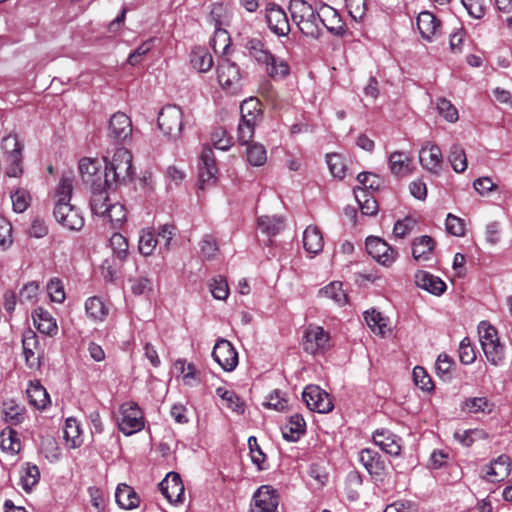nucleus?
<instances>
[{
	"mask_svg": "<svg viewBox=\"0 0 512 512\" xmlns=\"http://www.w3.org/2000/svg\"><path fill=\"white\" fill-rule=\"evenodd\" d=\"M245 47L249 57L262 66L271 79L277 81L289 76L290 66L288 62L274 55L262 40L252 38L247 41Z\"/></svg>",
	"mask_w": 512,
	"mask_h": 512,
	"instance_id": "nucleus-1",
	"label": "nucleus"
},
{
	"mask_svg": "<svg viewBox=\"0 0 512 512\" xmlns=\"http://www.w3.org/2000/svg\"><path fill=\"white\" fill-rule=\"evenodd\" d=\"M288 8L293 22L304 36L313 39L321 36L319 5L313 6L305 0H290Z\"/></svg>",
	"mask_w": 512,
	"mask_h": 512,
	"instance_id": "nucleus-2",
	"label": "nucleus"
},
{
	"mask_svg": "<svg viewBox=\"0 0 512 512\" xmlns=\"http://www.w3.org/2000/svg\"><path fill=\"white\" fill-rule=\"evenodd\" d=\"M132 154L125 148H118L112 159L106 164L104 173V185L126 183L132 179Z\"/></svg>",
	"mask_w": 512,
	"mask_h": 512,
	"instance_id": "nucleus-3",
	"label": "nucleus"
},
{
	"mask_svg": "<svg viewBox=\"0 0 512 512\" xmlns=\"http://www.w3.org/2000/svg\"><path fill=\"white\" fill-rule=\"evenodd\" d=\"M241 120L237 129V140L241 145H247L254 136L255 127L262 120L260 102L255 98L244 100L240 105Z\"/></svg>",
	"mask_w": 512,
	"mask_h": 512,
	"instance_id": "nucleus-4",
	"label": "nucleus"
},
{
	"mask_svg": "<svg viewBox=\"0 0 512 512\" xmlns=\"http://www.w3.org/2000/svg\"><path fill=\"white\" fill-rule=\"evenodd\" d=\"M478 332L487 361L493 366H501L505 360V346L500 342L496 328L482 321L478 326Z\"/></svg>",
	"mask_w": 512,
	"mask_h": 512,
	"instance_id": "nucleus-5",
	"label": "nucleus"
},
{
	"mask_svg": "<svg viewBox=\"0 0 512 512\" xmlns=\"http://www.w3.org/2000/svg\"><path fill=\"white\" fill-rule=\"evenodd\" d=\"M230 19L229 11L222 3H213L208 16L209 22L214 27V37L211 45L216 53H226L229 48V35L223 26L228 25Z\"/></svg>",
	"mask_w": 512,
	"mask_h": 512,
	"instance_id": "nucleus-6",
	"label": "nucleus"
},
{
	"mask_svg": "<svg viewBox=\"0 0 512 512\" xmlns=\"http://www.w3.org/2000/svg\"><path fill=\"white\" fill-rule=\"evenodd\" d=\"M158 126L163 134L172 140L181 136L183 128V113L176 105H167L158 115Z\"/></svg>",
	"mask_w": 512,
	"mask_h": 512,
	"instance_id": "nucleus-7",
	"label": "nucleus"
},
{
	"mask_svg": "<svg viewBox=\"0 0 512 512\" xmlns=\"http://www.w3.org/2000/svg\"><path fill=\"white\" fill-rule=\"evenodd\" d=\"M120 414L121 417L118 422V427L125 435H132L143 429V413L136 403L127 402L122 404Z\"/></svg>",
	"mask_w": 512,
	"mask_h": 512,
	"instance_id": "nucleus-8",
	"label": "nucleus"
},
{
	"mask_svg": "<svg viewBox=\"0 0 512 512\" xmlns=\"http://www.w3.org/2000/svg\"><path fill=\"white\" fill-rule=\"evenodd\" d=\"M303 348L307 353L320 354L331 347L330 334L321 326L310 324L303 335Z\"/></svg>",
	"mask_w": 512,
	"mask_h": 512,
	"instance_id": "nucleus-9",
	"label": "nucleus"
},
{
	"mask_svg": "<svg viewBox=\"0 0 512 512\" xmlns=\"http://www.w3.org/2000/svg\"><path fill=\"white\" fill-rule=\"evenodd\" d=\"M264 17L269 30L278 37H286L291 27L284 9L274 2L267 3Z\"/></svg>",
	"mask_w": 512,
	"mask_h": 512,
	"instance_id": "nucleus-10",
	"label": "nucleus"
},
{
	"mask_svg": "<svg viewBox=\"0 0 512 512\" xmlns=\"http://www.w3.org/2000/svg\"><path fill=\"white\" fill-rule=\"evenodd\" d=\"M217 79L223 89L236 93L242 79L239 66L227 58H222L217 65Z\"/></svg>",
	"mask_w": 512,
	"mask_h": 512,
	"instance_id": "nucleus-11",
	"label": "nucleus"
},
{
	"mask_svg": "<svg viewBox=\"0 0 512 512\" xmlns=\"http://www.w3.org/2000/svg\"><path fill=\"white\" fill-rule=\"evenodd\" d=\"M279 495L269 486H260L253 494L250 512H278Z\"/></svg>",
	"mask_w": 512,
	"mask_h": 512,
	"instance_id": "nucleus-12",
	"label": "nucleus"
},
{
	"mask_svg": "<svg viewBox=\"0 0 512 512\" xmlns=\"http://www.w3.org/2000/svg\"><path fill=\"white\" fill-rule=\"evenodd\" d=\"M302 399L311 411L328 413L334 405L327 392L317 385H308L302 392Z\"/></svg>",
	"mask_w": 512,
	"mask_h": 512,
	"instance_id": "nucleus-13",
	"label": "nucleus"
},
{
	"mask_svg": "<svg viewBox=\"0 0 512 512\" xmlns=\"http://www.w3.org/2000/svg\"><path fill=\"white\" fill-rule=\"evenodd\" d=\"M365 245L369 255L383 266H391L398 257V251L378 237H368Z\"/></svg>",
	"mask_w": 512,
	"mask_h": 512,
	"instance_id": "nucleus-14",
	"label": "nucleus"
},
{
	"mask_svg": "<svg viewBox=\"0 0 512 512\" xmlns=\"http://www.w3.org/2000/svg\"><path fill=\"white\" fill-rule=\"evenodd\" d=\"M214 361L227 372L233 371L238 365V353L232 343L226 339L217 340L212 350Z\"/></svg>",
	"mask_w": 512,
	"mask_h": 512,
	"instance_id": "nucleus-15",
	"label": "nucleus"
},
{
	"mask_svg": "<svg viewBox=\"0 0 512 512\" xmlns=\"http://www.w3.org/2000/svg\"><path fill=\"white\" fill-rule=\"evenodd\" d=\"M53 214L57 222L70 230H80L84 225L83 217L70 203H55Z\"/></svg>",
	"mask_w": 512,
	"mask_h": 512,
	"instance_id": "nucleus-16",
	"label": "nucleus"
},
{
	"mask_svg": "<svg viewBox=\"0 0 512 512\" xmlns=\"http://www.w3.org/2000/svg\"><path fill=\"white\" fill-rule=\"evenodd\" d=\"M159 488L163 496L171 504H179L183 502L184 485L178 473L169 472L159 483Z\"/></svg>",
	"mask_w": 512,
	"mask_h": 512,
	"instance_id": "nucleus-17",
	"label": "nucleus"
},
{
	"mask_svg": "<svg viewBox=\"0 0 512 512\" xmlns=\"http://www.w3.org/2000/svg\"><path fill=\"white\" fill-rule=\"evenodd\" d=\"M108 136L117 143H123L131 137L132 122L123 112L114 113L109 121Z\"/></svg>",
	"mask_w": 512,
	"mask_h": 512,
	"instance_id": "nucleus-18",
	"label": "nucleus"
},
{
	"mask_svg": "<svg viewBox=\"0 0 512 512\" xmlns=\"http://www.w3.org/2000/svg\"><path fill=\"white\" fill-rule=\"evenodd\" d=\"M419 162L427 171L438 174L442 168L443 156L438 145L426 142L419 151Z\"/></svg>",
	"mask_w": 512,
	"mask_h": 512,
	"instance_id": "nucleus-19",
	"label": "nucleus"
},
{
	"mask_svg": "<svg viewBox=\"0 0 512 512\" xmlns=\"http://www.w3.org/2000/svg\"><path fill=\"white\" fill-rule=\"evenodd\" d=\"M319 19L321 34L323 33L324 28L334 35H341L344 33V23L340 14L330 5L324 3L319 4Z\"/></svg>",
	"mask_w": 512,
	"mask_h": 512,
	"instance_id": "nucleus-20",
	"label": "nucleus"
},
{
	"mask_svg": "<svg viewBox=\"0 0 512 512\" xmlns=\"http://www.w3.org/2000/svg\"><path fill=\"white\" fill-rule=\"evenodd\" d=\"M23 354L26 364L30 367H36L40 364L42 349L40 347L36 333L31 329H26L22 335Z\"/></svg>",
	"mask_w": 512,
	"mask_h": 512,
	"instance_id": "nucleus-21",
	"label": "nucleus"
},
{
	"mask_svg": "<svg viewBox=\"0 0 512 512\" xmlns=\"http://www.w3.org/2000/svg\"><path fill=\"white\" fill-rule=\"evenodd\" d=\"M416 24L422 38L429 42L441 35V22L429 11L420 12Z\"/></svg>",
	"mask_w": 512,
	"mask_h": 512,
	"instance_id": "nucleus-22",
	"label": "nucleus"
},
{
	"mask_svg": "<svg viewBox=\"0 0 512 512\" xmlns=\"http://www.w3.org/2000/svg\"><path fill=\"white\" fill-rule=\"evenodd\" d=\"M200 159L201 165L199 168V181L201 183V188H204L205 185H211L215 183L218 169L216 166L214 153L211 148H204Z\"/></svg>",
	"mask_w": 512,
	"mask_h": 512,
	"instance_id": "nucleus-23",
	"label": "nucleus"
},
{
	"mask_svg": "<svg viewBox=\"0 0 512 512\" xmlns=\"http://www.w3.org/2000/svg\"><path fill=\"white\" fill-rule=\"evenodd\" d=\"M373 442L380 447L382 451L391 455L398 456L401 452V438L389 430H376L373 434Z\"/></svg>",
	"mask_w": 512,
	"mask_h": 512,
	"instance_id": "nucleus-24",
	"label": "nucleus"
},
{
	"mask_svg": "<svg viewBox=\"0 0 512 512\" xmlns=\"http://www.w3.org/2000/svg\"><path fill=\"white\" fill-rule=\"evenodd\" d=\"M388 167L396 177H406L413 172L412 158L404 151H394L389 154Z\"/></svg>",
	"mask_w": 512,
	"mask_h": 512,
	"instance_id": "nucleus-25",
	"label": "nucleus"
},
{
	"mask_svg": "<svg viewBox=\"0 0 512 512\" xmlns=\"http://www.w3.org/2000/svg\"><path fill=\"white\" fill-rule=\"evenodd\" d=\"M417 287L436 296L442 295L446 290V284L439 277L426 271H418L415 274Z\"/></svg>",
	"mask_w": 512,
	"mask_h": 512,
	"instance_id": "nucleus-26",
	"label": "nucleus"
},
{
	"mask_svg": "<svg viewBox=\"0 0 512 512\" xmlns=\"http://www.w3.org/2000/svg\"><path fill=\"white\" fill-rule=\"evenodd\" d=\"M510 474V458L500 455L486 467L484 478L490 482H500Z\"/></svg>",
	"mask_w": 512,
	"mask_h": 512,
	"instance_id": "nucleus-27",
	"label": "nucleus"
},
{
	"mask_svg": "<svg viewBox=\"0 0 512 512\" xmlns=\"http://www.w3.org/2000/svg\"><path fill=\"white\" fill-rule=\"evenodd\" d=\"M359 461L370 475L380 476L385 469V463L373 449L364 448L359 452Z\"/></svg>",
	"mask_w": 512,
	"mask_h": 512,
	"instance_id": "nucleus-28",
	"label": "nucleus"
},
{
	"mask_svg": "<svg viewBox=\"0 0 512 512\" xmlns=\"http://www.w3.org/2000/svg\"><path fill=\"white\" fill-rule=\"evenodd\" d=\"M33 322L38 331L48 336H54L58 332L56 320L43 308H37L32 314Z\"/></svg>",
	"mask_w": 512,
	"mask_h": 512,
	"instance_id": "nucleus-29",
	"label": "nucleus"
},
{
	"mask_svg": "<svg viewBox=\"0 0 512 512\" xmlns=\"http://www.w3.org/2000/svg\"><path fill=\"white\" fill-rule=\"evenodd\" d=\"M115 498L117 504L126 510H131L139 506L140 498L135 490L127 484H119L116 488Z\"/></svg>",
	"mask_w": 512,
	"mask_h": 512,
	"instance_id": "nucleus-30",
	"label": "nucleus"
},
{
	"mask_svg": "<svg viewBox=\"0 0 512 512\" xmlns=\"http://www.w3.org/2000/svg\"><path fill=\"white\" fill-rule=\"evenodd\" d=\"M303 246L310 254H318L324 246L323 236L317 226L309 225L303 233Z\"/></svg>",
	"mask_w": 512,
	"mask_h": 512,
	"instance_id": "nucleus-31",
	"label": "nucleus"
},
{
	"mask_svg": "<svg viewBox=\"0 0 512 512\" xmlns=\"http://www.w3.org/2000/svg\"><path fill=\"white\" fill-rule=\"evenodd\" d=\"M110 202L107 191L102 187L101 182L97 186L92 187V195L90 199L91 210L95 215L104 216Z\"/></svg>",
	"mask_w": 512,
	"mask_h": 512,
	"instance_id": "nucleus-32",
	"label": "nucleus"
},
{
	"mask_svg": "<svg viewBox=\"0 0 512 512\" xmlns=\"http://www.w3.org/2000/svg\"><path fill=\"white\" fill-rule=\"evenodd\" d=\"M79 171L84 182L91 183L92 187L99 184L98 181L101 180L100 164L96 159H81L79 162Z\"/></svg>",
	"mask_w": 512,
	"mask_h": 512,
	"instance_id": "nucleus-33",
	"label": "nucleus"
},
{
	"mask_svg": "<svg viewBox=\"0 0 512 512\" xmlns=\"http://www.w3.org/2000/svg\"><path fill=\"white\" fill-rule=\"evenodd\" d=\"M190 63L200 73L209 71L213 66V58L207 48L194 47L190 53Z\"/></svg>",
	"mask_w": 512,
	"mask_h": 512,
	"instance_id": "nucleus-34",
	"label": "nucleus"
},
{
	"mask_svg": "<svg viewBox=\"0 0 512 512\" xmlns=\"http://www.w3.org/2000/svg\"><path fill=\"white\" fill-rule=\"evenodd\" d=\"M306 422L299 414L290 416L282 427V435L289 441H297L305 433Z\"/></svg>",
	"mask_w": 512,
	"mask_h": 512,
	"instance_id": "nucleus-35",
	"label": "nucleus"
},
{
	"mask_svg": "<svg viewBox=\"0 0 512 512\" xmlns=\"http://www.w3.org/2000/svg\"><path fill=\"white\" fill-rule=\"evenodd\" d=\"M87 316L94 322H103L109 314V308L104 301L96 296L89 297L85 302Z\"/></svg>",
	"mask_w": 512,
	"mask_h": 512,
	"instance_id": "nucleus-36",
	"label": "nucleus"
},
{
	"mask_svg": "<svg viewBox=\"0 0 512 512\" xmlns=\"http://www.w3.org/2000/svg\"><path fill=\"white\" fill-rule=\"evenodd\" d=\"M26 394L30 404L37 409H44L50 403L46 389L39 382H30Z\"/></svg>",
	"mask_w": 512,
	"mask_h": 512,
	"instance_id": "nucleus-37",
	"label": "nucleus"
},
{
	"mask_svg": "<svg viewBox=\"0 0 512 512\" xmlns=\"http://www.w3.org/2000/svg\"><path fill=\"white\" fill-rule=\"evenodd\" d=\"M354 194L362 214L367 216H374L377 214L378 204L371 194V191H368L365 188H355Z\"/></svg>",
	"mask_w": 512,
	"mask_h": 512,
	"instance_id": "nucleus-38",
	"label": "nucleus"
},
{
	"mask_svg": "<svg viewBox=\"0 0 512 512\" xmlns=\"http://www.w3.org/2000/svg\"><path fill=\"white\" fill-rule=\"evenodd\" d=\"M82 431L80 424L74 418H67L64 427V439L69 448H78L82 445Z\"/></svg>",
	"mask_w": 512,
	"mask_h": 512,
	"instance_id": "nucleus-39",
	"label": "nucleus"
},
{
	"mask_svg": "<svg viewBox=\"0 0 512 512\" xmlns=\"http://www.w3.org/2000/svg\"><path fill=\"white\" fill-rule=\"evenodd\" d=\"M493 407V403H491L486 397L466 398L461 404V410L470 414H489L492 412Z\"/></svg>",
	"mask_w": 512,
	"mask_h": 512,
	"instance_id": "nucleus-40",
	"label": "nucleus"
},
{
	"mask_svg": "<svg viewBox=\"0 0 512 512\" xmlns=\"http://www.w3.org/2000/svg\"><path fill=\"white\" fill-rule=\"evenodd\" d=\"M2 413L4 414L5 421L12 425L20 424L25 419L24 407L12 399L3 402Z\"/></svg>",
	"mask_w": 512,
	"mask_h": 512,
	"instance_id": "nucleus-41",
	"label": "nucleus"
},
{
	"mask_svg": "<svg viewBox=\"0 0 512 512\" xmlns=\"http://www.w3.org/2000/svg\"><path fill=\"white\" fill-rule=\"evenodd\" d=\"M434 245V240L430 236L424 235L416 238L412 245L413 257L418 261L428 260L434 249Z\"/></svg>",
	"mask_w": 512,
	"mask_h": 512,
	"instance_id": "nucleus-42",
	"label": "nucleus"
},
{
	"mask_svg": "<svg viewBox=\"0 0 512 512\" xmlns=\"http://www.w3.org/2000/svg\"><path fill=\"white\" fill-rule=\"evenodd\" d=\"M258 229L262 234L275 236L284 228V220L280 216H260Z\"/></svg>",
	"mask_w": 512,
	"mask_h": 512,
	"instance_id": "nucleus-43",
	"label": "nucleus"
},
{
	"mask_svg": "<svg viewBox=\"0 0 512 512\" xmlns=\"http://www.w3.org/2000/svg\"><path fill=\"white\" fill-rule=\"evenodd\" d=\"M322 297L329 298L338 306H343L347 303V294L343 290V285L339 281H334L319 290Z\"/></svg>",
	"mask_w": 512,
	"mask_h": 512,
	"instance_id": "nucleus-44",
	"label": "nucleus"
},
{
	"mask_svg": "<svg viewBox=\"0 0 512 512\" xmlns=\"http://www.w3.org/2000/svg\"><path fill=\"white\" fill-rule=\"evenodd\" d=\"M216 394L225 402L226 407L231 411L239 414L244 412L245 404L234 391L227 390L225 387H218Z\"/></svg>",
	"mask_w": 512,
	"mask_h": 512,
	"instance_id": "nucleus-45",
	"label": "nucleus"
},
{
	"mask_svg": "<svg viewBox=\"0 0 512 512\" xmlns=\"http://www.w3.org/2000/svg\"><path fill=\"white\" fill-rule=\"evenodd\" d=\"M39 479V468L34 464L26 463L20 477V485L22 489L26 492H30L38 484Z\"/></svg>",
	"mask_w": 512,
	"mask_h": 512,
	"instance_id": "nucleus-46",
	"label": "nucleus"
},
{
	"mask_svg": "<svg viewBox=\"0 0 512 512\" xmlns=\"http://www.w3.org/2000/svg\"><path fill=\"white\" fill-rule=\"evenodd\" d=\"M73 191V177L70 173L63 174L55 190V203H70Z\"/></svg>",
	"mask_w": 512,
	"mask_h": 512,
	"instance_id": "nucleus-47",
	"label": "nucleus"
},
{
	"mask_svg": "<svg viewBox=\"0 0 512 512\" xmlns=\"http://www.w3.org/2000/svg\"><path fill=\"white\" fill-rule=\"evenodd\" d=\"M364 318L367 325L374 333L382 336L386 334L388 330L387 322L380 312H377L374 309L371 311H366L364 313Z\"/></svg>",
	"mask_w": 512,
	"mask_h": 512,
	"instance_id": "nucleus-48",
	"label": "nucleus"
},
{
	"mask_svg": "<svg viewBox=\"0 0 512 512\" xmlns=\"http://www.w3.org/2000/svg\"><path fill=\"white\" fill-rule=\"evenodd\" d=\"M0 447L3 451L16 454L21 449V442L18 438L17 432L9 429L2 431L0 434Z\"/></svg>",
	"mask_w": 512,
	"mask_h": 512,
	"instance_id": "nucleus-49",
	"label": "nucleus"
},
{
	"mask_svg": "<svg viewBox=\"0 0 512 512\" xmlns=\"http://www.w3.org/2000/svg\"><path fill=\"white\" fill-rule=\"evenodd\" d=\"M210 139L214 148L218 150L227 151L233 146V138L222 127L215 128Z\"/></svg>",
	"mask_w": 512,
	"mask_h": 512,
	"instance_id": "nucleus-50",
	"label": "nucleus"
},
{
	"mask_svg": "<svg viewBox=\"0 0 512 512\" xmlns=\"http://www.w3.org/2000/svg\"><path fill=\"white\" fill-rule=\"evenodd\" d=\"M448 160L457 173H462L467 168V158L464 149L459 145H453L450 149Z\"/></svg>",
	"mask_w": 512,
	"mask_h": 512,
	"instance_id": "nucleus-51",
	"label": "nucleus"
},
{
	"mask_svg": "<svg viewBox=\"0 0 512 512\" xmlns=\"http://www.w3.org/2000/svg\"><path fill=\"white\" fill-rule=\"evenodd\" d=\"M246 157L247 161L252 166H262L267 161L266 149L262 144L253 143L252 145L248 146L246 151Z\"/></svg>",
	"mask_w": 512,
	"mask_h": 512,
	"instance_id": "nucleus-52",
	"label": "nucleus"
},
{
	"mask_svg": "<svg viewBox=\"0 0 512 512\" xmlns=\"http://www.w3.org/2000/svg\"><path fill=\"white\" fill-rule=\"evenodd\" d=\"M158 240L150 229H144L139 237V252L144 256H149L153 253Z\"/></svg>",
	"mask_w": 512,
	"mask_h": 512,
	"instance_id": "nucleus-53",
	"label": "nucleus"
},
{
	"mask_svg": "<svg viewBox=\"0 0 512 512\" xmlns=\"http://www.w3.org/2000/svg\"><path fill=\"white\" fill-rule=\"evenodd\" d=\"M109 242L114 256L121 261L125 260L128 255L129 246L127 239L120 233H114Z\"/></svg>",
	"mask_w": 512,
	"mask_h": 512,
	"instance_id": "nucleus-54",
	"label": "nucleus"
},
{
	"mask_svg": "<svg viewBox=\"0 0 512 512\" xmlns=\"http://www.w3.org/2000/svg\"><path fill=\"white\" fill-rule=\"evenodd\" d=\"M209 288L212 296L217 300H226L229 296V286L223 276H216L211 279Z\"/></svg>",
	"mask_w": 512,
	"mask_h": 512,
	"instance_id": "nucleus-55",
	"label": "nucleus"
},
{
	"mask_svg": "<svg viewBox=\"0 0 512 512\" xmlns=\"http://www.w3.org/2000/svg\"><path fill=\"white\" fill-rule=\"evenodd\" d=\"M326 162L333 177L343 179L346 172V164L340 154H327Z\"/></svg>",
	"mask_w": 512,
	"mask_h": 512,
	"instance_id": "nucleus-56",
	"label": "nucleus"
},
{
	"mask_svg": "<svg viewBox=\"0 0 512 512\" xmlns=\"http://www.w3.org/2000/svg\"><path fill=\"white\" fill-rule=\"evenodd\" d=\"M436 105L439 114L443 116L445 120L450 123H455L458 120V110L449 100L446 98H439Z\"/></svg>",
	"mask_w": 512,
	"mask_h": 512,
	"instance_id": "nucleus-57",
	"label": "nucleus"
},
{
	"mask_svg": "<svg viewBox=\"0 0 512 512\" xmlns=\"http://www.w3.org/2000/svg\"><path fill=\"white\" fill-rule=\"evenodd\" d=\"M12 243V225L7 218L0 216V249L5 251Z\"/></svg>",
	"mask_w": 512,
	"mask_h": 512,
	"instance_id": "nucleus-58",
	"label": "nucleus"
},
{
	"mask_svg": "<svg viewBox=\"0 0 512 512\" xmlns=\"http://www.w3.org/2000/svg\"><path fill=\"white\" fill-rule=\"evenodd\" d=\"M413 380L415 385L423 391H431L434 387L431 377L421 366L414 367Z\"/></svg>",
	"mask_w": 512,
	"mask_h": 512,
	"instance_id": "nucleus-59",
	"label": "nucleus"
},
{
	"mask_svg": "<svg viewBox=\"0 0 512 512\" xmlns=\"http://www.w3.org/2000/svg\"><path fill=\"white\" fill-rule=\"evenodd\" d=\"M175 234L176 227L174 225L164 224L160 226L156 238L160 244V249L164 248L166 251H168Z\"/></svg>",
	"mask_w": 512,
	"mask_h": 512,
	"instance_id": "nucleus-60",
	"label": "nucleus"
},
{
	"mask_svg": "<svg viewBox=\"0 0 512 512\" xmlns=\"http://www.w3.org/2000/svg\"><path fill=\"white\" fill-rule=\"evenodd\" d=\"M13 210L17 213L24 212L30 202V195L25 189H17L11 194Z\"/></svg>",
	"mask_w": 512,
	"mask_h": 512,
	"instance_id": "nucleus-61",
	"label": "nucleus"
},
{
	"mask_svg": "<svg viewBox=\"0 0 512 512\" xmlns=\"http://www.w3.org/2000/svg\"><path fill=\"white\" fill-rule=\"evenodd\" d=\"M446 230L453 236L461 237L465 234V222L463 219L449 213L445 222Z\"/></svg>",
	"mask_w": 512,
	"mask_h": 512,
	"instance_id": "nucleus-62",
	"label": "nucleus"
},
{
	"mask_svg": "<svg viewBox=\"0 0 512 512\" xmlns=\"http://www.w3.org/2000/svg\"><path fill=\"white\" fill-rule=\"evenodd\" d=\"M1 147L7 158H11L14 154H21L22 152V145L14 134L3 137Z\"/></svg>",
	"mask_w": 512,
	"mask_h": 512,
	"instance_id": "nucleus-63",
	"label": "nucleus"
},
{
	"mask_svg": "<svg viewBox=\"0 0 512 512\" xmlns=\"http://www.w3.org/2000/svg\"><path fill=\"white\" fill-rule=\"evenodd\" d=\"M103 217L108 218L114 226L121 224L126 219L125 207L120 203H112Z\"/></svg>",
	"mask_w": 512,
	"mask_h": 512,
	"instance_id": "nucleus-64",
	"label": "nucleus"
}]
</instances>
